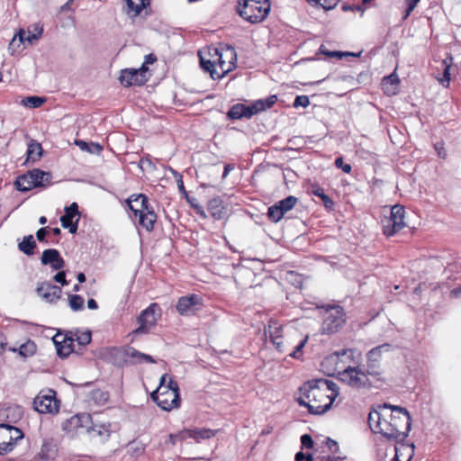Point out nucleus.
Listing matches in <instances>:
<instances>
[{"mask_svg":"<svg viewBox=\"0 0 461 461\" xmlns=\"http://www.w3.org/2000/svg\"><path fill=\"white\" fill-rule=\"evenodd\" d=\"M411 420L408 411L400 406L384 404L369 412L368 424L375 433L392 440L405 439L411 430Z\"/></svg>","mask_w":461,"mask_h":461,"instance_id":"f257e3e1","label":"nucleus"},{"mask_svg":"<svg viewBox=\"0 0 461 461\" xmlns=\"http://www.w3.org/2000/svg\"><path fill=\"white\" fill-rule=\"evenodd\" d=\"M302 396L298 399L301 406L308 408L310 413L323 414L329 411L339 395V386L328 379H315L300 387Z\"/></svg>","mask_w":461,"mask_h":461,"instance_id":"f03ea898","label":"nucleus"},{"mask_svg":"<svg viewBox=\"0 0 461 461\" xmlns=\"http://www.w3.org/2000/svg\"><path fill=\"white\" fill-rule=\"evenodd\" d=\"M353 354V349L334 352L322 360L321 366L324 368H329L333 373H337L338 378L350 387L357 389L369 388L371 386L369 375L361 366L340 365L342 363L341 357L352 358Z\"/></svg>","mask_w":461,"mask_h":461,"instance_id":"7ed1b4c3","label":"nucleus"},{"mask_svg":"<svg viewBox=\"0 0 461 461\" xmlns=\"http://www.w3.org/2000/svg\"><path fill=\"white\" fill-rule=\"evenodd\" d=\"M206 55L208 58L203 52H199L200 64L203 69L210 73L212 79L221 78L236 68L237 53L231 46L221 49L209 47Z\"/></svg>","mask_w":461,"mask_h":461,"instance_id":"20e7f679","label":"nucleus"},{"mask_svg":"<svg viewBox=\"0 0 461 461\" xmlns=\"http://www.w3.org/2000/svg\"><path fill=\"white\" fill-rule=\"evenodd\" d=\"M127 203L134 215L139 216L140 225L147 231H152L157 215L150 206L148 197L143 194H134L127 199Z\"/></svg>","mask_w":461,"mask_h":461,"instance_id":"39448f33","label":"nucleus"},{"mask_svg":"<svg viewBox=\"0 0 461 461\" xmlns=\"http://www.w3.org/2000/svg\"><path fill=\"white\" fill-rule=\"evenodd\" d=\"M269 0H239L236 11L250 23L263 22L270 12Z\"/></svg>","mask_w":461,"mask_h":461,"instance_id":"423d86ee","label":"nucleus"},{"mask_svg":"<svg viewBox=\"0 0 461 461\" xmlns=\"http://www.w3.org/2000/svg\"><path fill=\"white\" fill-rule=\"evenodd\" d=\"M322 319L320 331L321 334L339 332L346 323V313L339 305H322L319 307Z\"/></svg>","mask_w":461,"mask_h":461,"instance_id":"0eeeda50","label":"nucleus"},{"mask_svg":"<svg viewBox=\"0 0 461 461\" xmlns=\"http://www.w3.org/2000/svg\"><path fill=\"white\" fill-rule=\"evenodd\" d=\"M276 101L277 96L273 95L266 99L256 100L249 105L236 104L229 110L227 116L231 120H239L241 118L249 119L253 115L271 108Z\"/></svg>","mask_w":461,"mask_h":461,"instance_id":"6e6552de","label":"nucleus"},{"mask_svg":"<svg viewBox=\"0 0 461 461\" xmlns=\"http://www.w3.org/2000/svg\"><path fill=\"white\" fill-rule=\"evenodd\" d=\"M150 397L164 411H171L180 405L178 384L173 379H169L167 386L158 387Z\"/></svg>","mask_w":461,"mask_h":461,"instance_id":"1a4fd4ad","label":"nucleus"},{"mask_svg":"<svg viewBox=\"0 0 461 461\" xmlns=\"http://www.w3.org/2000/svg\"><path fill=\"white\" fill-rule=\"evenodd\" d=\"M405 209L402 205L392 206L390 216L382 220L383 231L387 237L393 236L405 226Z\"/></svg>","mask_w":461,"mask_h":461,"instance_id":"9d476101","label":"nucleus"},{"mask_svg":"<svg viewBox=\"0 0 461 461\" xmlns=\"http://www.w3.org/2000/svg\"><path fill=\"white\" fill-rule=\"evenodd\" d=\"M392 346L390 344H383L370 349L366 353V372L368 375L373 376L378 380L381 379L383 370L381 367V360L383 352H389Z\"/></svg>","mask_w":461,"mask_h":461,"instance_id":"9b49d317","label":"nucleus"},{"mask_svg":"<svg viewBox=\"0 0 461 461\" xmlns=\"http://www.w3.org/2000/svg\"><path fill=\"white\" fill-rule=\"evenodd\" d=\"M23 438L22 430L12 425L0 424V455H5L14 449L18 439Z\"/></svg>","mask_w":461,"mask_h":461,"instance_id":"f8f14e48","label":"nucleus"},{"mask_svg":"<svg viewBox=\"0 0 461 461\" xmlns=\"http://www.w3.org/2000/svg\"><path fill=\"white\" fill-rule=\"evenodd\" d=\"M34 409L40 413H57L59 410V401L56 398L53 390L41 391L34 398Z\"/></svg>","mask_w":461,"mask_h":461,"instance_id":"ddd939ff","label":"nucleus"},{"mask_svg":"<svg viewBox=\"0 0 461 461\" xmlns=\"http://www.w3.org/2000/svg\"><path fill=\"white\" fill-rule=\"evenodd\" d=\"M160 317V308L158 303H151L147 309L142 311L138 317L140 326L133 330V334L148 333L155 326L158 319Z\"/></svg>","mask_w":461,"mask_h":461,"instance_id":"4468645a","label":"nucleus"},{"mask_svg":"<svg viewBox=\"0 0 461 461\" xmlns=\"http://www.w3.org/2000/svg\"><path fill=\"white\" fill-rule=\"evenodd\" d=\"M202 298L198 294L182 296L176 303V310L181 315L193 314L202 307Z\"/></svg>","mask_w":461,"mask_h":461,"instance_id":"2eb2a0df","label":"nucleus"},{"mask_svg":"<svg viewBox=\"0 0 461 461\" xmlns=\"http://www.w3.org/2000/svg\"><path fill=\"white\" fill-rule=\"evenodd\" d=\"M36 293L42 300L54 303L60 299L62 290L59 286L50 282H42L38 284Z\"/></svg>","mask_w":461,"mask_h":461,"instance_id":"dca6fc26","label":"nucleus"},{"mask_svg":"<svg viewBox=\"0 0 461 461\" xmlns=\"http://www.w3.org/2000/svg\"><path fill=\"white\" fill-rule=\"evenodd\" d=\"M119 80L124 86H142L148 78L141 76L140 72H137L136 68H126L121 71Z\"/></svg>","mask_w":461,"mask_h":461,"instance_id":"f3484780","label":"nucleus"},{"mask_svg":"<svg viewBox=\"0 0 461 461\" xmlns=\"http://www.w3.org/2000/svg\"><path fill=\"white\" fill-rule=\"evenodd\" d=\"M282 325L276 320H270L268 321L266 333L268 334L271 342L275 345L279 352H285V348L282 340Z\"/></svg>","mask_w":461,"mask_h":461,"instance_id":"a211bd4d","label":"nucleus"},{"mask_svg":"<svg viewBox=\"0 0 461 461\" xmlns=\"http://www.w3.org/2000/svg\"><path fill=\"white\" fill-rule=\"evenodd\" d=\"M90 421V415L87 413L77 414L66 420L62 424V429L68 433L77 432L79 429L86 427Z\"/></svg>","mask_w":461,"mask_h":461,"instance_id":"6ab92c4d","label":"nucleus"},{"mask_svg":"<svg viewBox=\"0 0 461 461\" xmlns=\"http://www.w3.org/2000/svg\"><path fill=\"white\" fill-rule=\"evenodd\" d=\"M41 262L42 265H50L54 270H61L65 267V261L59 250L48 249L42 252Z\"/></svg>","mask_w":461,"mask_h":461,"instance_id":"aec40b11","label":"nucleus"},{"mask_svg":"<svg viewBox=\"0 0 461 461\" xmlns=\"http://www.w3.org/2000/svg\"><path fill=\"white\" fill-rule=\"evenodd\" d=\"M43 32V25L41 23L31 24L27 30L21 29L17 35L21 42L28 41L31 45L38 41Z\"/></svg>","mask_w":461,"mask_h":461,"instance_id":"412c9836","label":"nucleus"},{"mask_svg":"<svg viewBox=\"0 0 461 461\" xmlns=\"http://www.w3.org/2000/svg\"><path fill=\"white\" fill-rule=\"evenodd\" d=\"M58 453L57 445L52 438L43 439L40 452L37 457L41 461L53 460Z\"/></svg>","mask_w":461,"mask_h":461,"instance_id":"4be33fe9","label":"nucleus"},{"mask_svg":"<svg viewBox=\"0 0 461 461\" xmlns=\"http://www.w3.org/2000/svg\"><path fill=\"white\" fill-rule=\"evenodd\" d=\"M59 335L53 337V342L56 346L57 353L61 357H67L73 351L74 338L65 336L62 340H59Z\"/></svg>","mask_w":461,"mask_h":461,"instance_id":"5701e85b","label":"nucleus"},{"mask_svg":"<svg viewBox=\"0 0 461 461\" xmlns=\"http://www.w3.org/2000/svg\"><path fill=\"white\" fill-rule=\"evenodd\" d=\"M125 2L126 5L123 10L131 19L140 15L141 12L149 5V0H125Z\"/></svg>","mask_w":461,"mask_h":461,"instance_id":"b1692460","label":"nucleus"},{"mask_svg":"<svg viewBox=\"0 0 461 461\" xmlns=\"http://www.w3.org/2000/svg\"><path fill=\"white\" fill-rule=\"evenodd\" d=\"M30 176H32V180L34 183V188L36 187H45L49 185L51 182V174L50 172H45L43 170L34 168L29 171Z\"/></svg>","mask_w":461,"mask_h":461,"instance_id":"393cba45","label":"nucleus"},{"mask_svg":"<svg viewBox=\"0 0 461 461\" xmlns=\"http://www.w3.org/2000/svg\"><path fill=\"white\" fill-rule=\"evenodd\" d=\"M208 211L214 219H222L225 214V208L221 199L219 197L211 199L208 203Z\"/></svg>","mask_w":461,"mask_h":461,"instance_id":"a878e982","label":"nucleus"},{"mask_svg":"<svg viewBox=\"0 0 461 461\" xmlns=\"http://www.w3.org/2000/svg\"><path fill=\"white\" fill-rule=\"evenodd\" d=\"M184 433L186 434V438H194L197 441L201 439L211 438L215 436L216 431L211 429H185Z\"/></svg>","mask_w":461,"mask_h":461,"instance_id":"bb28decb","label":"nucleus"},{"mask_svg":"<svg viewBox=\"0 0 461 461\" xmlns=\"http://www.w3.org/2000/svg\"><path fill=\"white\" fill-rule=\"evenodd\" d=\"M126 355L132 360L133 364H141L144 362L156 363L150 355L140 352L134 348H129L126 351Z\"/></svg>","mask_w":461,"mask_h":461,"instance_id":"cd10ccee","label":"nucleus"},{"mask_svg":"<svg viewBox=\"0 0 461 461\" xmlns=\"http://www.w3.org/2000/svg\"><path fill=\"white\" fill-rule=\"evenodd\" d=\"M399 84L398 77L393 73L383 79V88L385 94L394 95L396 93V87Z\"/></svg>","mask_w":461,"mask_h":461,"instance_id":"c85d7f7f","label":"nucleus"},{"mask_svg":"<svg viewBox=\"0 0 461 461\" xmlns=\"http://www.w3.org/2000/svg\"><path fill=\"white\" fill-rule=\"evenodd\" d=\"M33 180H32V176H30L29 171L22 176H19L15 181V186L17 190L22 192H26L34 188Z\"/></svg>","mask_w":461,"mask_h":461,"instance_id":"c756f323","label":"nucleus"},{"mask_svg":"<svg viewBox=\"0 0 461 461\" xmlns=\"http://www.w3.org/2000/svg\"><path fill=\"white\" fill-rule=\"evenodd\" d=\"M36 248V242L32 235L25 236L22 242L18 244V249L20 251L24 253L27 256H32L34 253V249Z\"/></svg>","mask_w":461,"mask_h":461,"instance_id":"7c9ffc66","label":"nucleus"},{"mask_svg":"<svg viewBox=\"0 0 461 461\" xmlns=\"http://www.w3.org/2000/svg\"><path fill=\"white\" fill-rule=\"evenodd\" d=\"M42 155V147L39 142L31 140L27 149V160L37 161Z\"/></svg>","mask_w":461,"mask_h":461,"instance_id":"2f4dec72","label":"nucleus"},{"mask_svg":"<svg viewBox=\"0 0 461 461\" xmlns=\"http://www.w3.org/2000/svg\"><path fill=\"white\" fill-rule=\"evenodd\" d=\"M75 144L83 151L89 152L91 154H99L103 150V147L96 142L88 143L85 140H77Z\"/></svg>","mask_w":461,"mask_h":461,"instance_id":"473e14b6","label":"nucleus"},{"mask_svg":"<svg viewBox=\"0 0 461 461\" xmlns=\"http://www.w3.org/2000/svg\"><path fill=\"white\" fill-rule=\"evenodd\" d=\"M453 63V58L448 55L445 59L442 61L443 66V77L441 78H438L439 83L443 86H447L449 85L450 81V69Z\"/></svg>","mask_w":461,"mask_h":461,"instance_id":"72a5a7b5","label":"nucleus"},{"mask_svg":"<svg viewBox=\"0 0 461 461\" xmlns=\"http://www.w3.org/2000/svg\"><path fill=\"white\" fill-rule=\"evenodd\" d=\"M78 206L77 203H71L69 206L65 208V214L60 217V222L62 226H68V221L78 215Z\"/></svg>","mask_w":461,"mask_h":461,"instance_id":"f704fd0d","label":"nucleus"},{"mask_svg":"<svg viewBox=\"0 0 461 461\" xmlns=\"http://www.w3.org/2000/svg\"><path fill=\"white\" fill-rule=\"evenodd\" d=\"M36 349V344L32 340L28 339L19 347L18 353L23 357H28L33 356Z\"/></svg>","mask_w":461,"mask_h":461,"instance_id":"c9c22d12","label":"nucleus"},{"mask_svg":"<svg viewBox=\"0 0 461 461\" xmlns=\"http://www.w3.org/2000/svg\"><path fill=\"white\" fill-rule=\"evenodd\" d=\"M312 193L321 199L327 209H331L333 207V201L324 193V190L319 185H312Z\"/></svg>","mask_w":461,"mask_h":461,"instance_id":"e433bc0d","label":"nucleus"},{"mask_svg":"<svg viewBox=\"0 0 461 461\" xmlns=\"http://www.w3.org/2000/svg\"><path fill=\"white\" fill-rule=\"evenodd\" d=\"M86 431L104 438H108L110 435L109 426L105 424H93V426L86 429Z\"/></svg>","mask_w":461,"mask_h":461,"instance_id":"4c0bfd02","label":"nucleus"},{"mask_svg":"<svg viewBox=\"0 0 461 461\" xmlns=\"http://www.w3.org/2000/svg\"><path fill=\"white\" fill-rule=\"evenodd\" d=\"M91 399L98 405H104L109 400V393L101 389H95L91 393Z\"/></svg>","mask_w":461,"mask_h":461,"instance_id":"58836bf2","label":"nucleus"},{"mask_svg":"<svg viewBox=\"0 0 461 461\" xmlns=\"http://www.w3.org/2000/svg\"><path fill=\"white\" fill-rule=\"evenodd\" d=\"M296 203H297V198L294 195H290V196L279 201L278 203H276V204L280 209H282V212L284 213H286L287 212H289L290 210H292L294 207Z\"/></svg>","mask_w":461,"mask_h":461,"instance_id":"ea45409f","label":"nucleus"},{"mask_svg":"<svg viewBox=\"0 0 461 461\" xmlns=\"http://www.w3.org/2000/svg\"><path fill=\"white\" fill-rule=\"evenodd\" d=\"M284 215L285 213L282 212V209H280L276 203L268 208L267 216L274 222L279 221Z\"/></svg>","mask_w":461,"mask_h":461,"instance_id":"a19ab883","label":"nucleus"},{"mask_svg":"<svg viewBox=\"0 0 461 461\" xmlns=\"http://www.w3.org/2000/svg\"><path fill=\"white\" fill-rule=\"evenodd\" d=\"M68 303H69V307L73 311L77 312V311H80V310L83 309V307H84V299L80 295L70 294L68 296Z\"/></svg>","mask_w":461,"mask_h":461,"instance_id":"79ce46f5","label":"nucleus"},{"mask_svg":"<svg viewBox=\"0 0 461 461\" xmlns=\"http://www.w3.org/2000/svg\"><path fill=\"white\" fill-rule=\"evenodd\" d=\"M45 99L39 96H28L22 101V104L30 108H38L43 104Z\"/></svg>","mask_w":461,"mask_h":461,"instance_id":"37998d69","label":"nucleus"},{"mask_svg":"<svg viewBox=\"0 0 461 461\" xmlns=\"http://www.w3.org/2000/svg\"><path fill=\"white\" fill-rule=\"evenodd\" d=\"M74 336H76V339H74L77 340L80 346H86L91 342L92 336L89 330L82 332L77 331L74 334Z\"/></svg>","mask_w":461,"mask_h":461,"instance_id":"c03bdc74","label":"nucleus"},{"mask_svg":"<svg viewBox=\"0 0 461 461\" xmlns=\"http://www.w3.org/2000/svg\"><path fill=\"white\" fill-rule=\"evenodd\" d=\"M320 51H321V53H322V54H324V55H326V56H328V57H330V58H334V57H336V58H339V59H340L341 57H343V56H346V55H347V56H348H348L350 55V56H355V57H357V56H359V55H360V53H358V54H355V53H351V52H346V53H343V52H339V51H330V50H326V48H325V46H324V45H321V48H320Z\"/></svg>","mask_w":461,"mask_h":461,"instance_id":"a18cd8bd","label":"nucleus"},{"mask_svg":"<svg viewBox=\"0 0 461 461\" xmlns=\"http://www.w3.org/2000/svg\"><path fill=\"white\" fill-rule=\"evenodd\" d=\"M308 336H306L303 339H302L297 346L294 347V349L289 353V356L294 358H300L303 348L307 343Z\"/></svg>","mask_w":461,"mask_h":461,"instance_id":"49530a36","label":"nucleus"},{"mask_svg":"<svg viewBox=\"0 0 461 461\" xmlns=\"http://www.w3.org/2000/svg\"><path fill=\"white\" fill-rule=\"evenodd\" d=\"M310 104V100H309V97L307 95H298L295 97L294 101V108H298V107H307L308 105Z\"/></svg>","mask_w":461,"mask_h":461,"instance_id":"de8ad7c7","label":"nucleus"},{"mask_svg":"<svg viewBox=\"0 0 461 461\" xmlns=\"http://www.w3.org/2000/svg\"><path fill=\"white\" fill-rule=\"evenodd\" d=\"M340 0H320L318 2L319 6H321L325 10H332L334 9Z\"/></svg>","mask_w":461,"mask_h":461,"instance_id":"09e8293b","label":"nucleus"},{"mask_svg":"<svg viewBox=\"0 0 461 461\" xmlns=\"http://www.w3.org/2000/svg\"><path fill=\"white\" fill-rule=\"evenodd\" d=\"M335 166L338 168H341L343 172L348 174L350 173L352 169L349 164H344L343 158L341 157H339L335 159Z\"/></svg>","mask_w":461,"mask_h":461,"instance_id":"8fccbe9b","label":"nucleus"},{"mask_svg":"<svg viewBox=\"0 0 461 461\" xmlns=\"http://www.w3.org/2000/svg\"><path fill=\"white\" fill-rule=\"evenodd\" d=\"M420 0H405V4L407 5V9L405 11V14L403 15V19H406L411 13L414 10L416 5Z\"/></svg>","mask_w":461,"mask_h":461,"instance_id":"3c124183","label":"nucleus"},{"mask_svg":"<svg viewBox=\"0 0 461 461\" xmlns=\"http://www.w3.org/2000/svg\"><path fill=\"white\" fill-rule=\"evenodd\" d=\"M301 443H302L303 447H304L308 449H311L313 447V440L309 434H303L301 437Z\"/></svg>","mask_w":461,"mask_h":461,"instance_id":"603ef678","label":"nucleus"},{"mask_svg":"<svg viewBox=\"0 0 461 461\" xmlns=\"http://www.w3.org/2000/svg\"><path fill=\"white\" fill-rule=\"evenodd\" d=\"M54 281L57 283L61 284V285H68V282L66 280V274L64 271H59L53 277Z\"/></svg>","mask_w":461,"mask_h":461,"instance_id":"864d4df0","label":"nucleus"},{"mask_svg":"<svg viewBox=\"0 0 461 461\" xmlns=\"http://www.w3.org/2000/svg\"><path fill=\"white\" fill-rule=\"evenodd\" d=\"M434 148L439 158H445L447 157V151L444 149L443 143L438 142L434 145Z\"/></svg>","mask_w":461,"mask_h":461,"instance_id":"5fc2aeb1","label":"nucleus"},{"mask_svg":"<svg viewBox=\"0 0 461 461\" xmlns=\"http://www.w3.org/2000/svg\"><path fill=\"white\" fill-rule=\"evenodd\" d=\"M48 233L47 228H41L36 232V238L40 242L45 241V237Z\"/></svg>","mask_w":461,"mask_h":461,"instance_id":"6e6d98bb","label":"nucleus"},{"mask_svg":"<svg viewBox=\"0 0 461 461\" xmlns=\"http://www.w3.org/2000/svg\"><path fill=\"white\" fill-rule=\"evenodd\" d=\"M326 445L327 447H329L330 450L333 451V452H338L339 450V447H338V443L337 441L328 438L327 440H326Z\"/></svg>","mask_w":461,"mask_h":461,"instance_id":"4d7b16f0","label":"nucleus"},{"mask_svg":"<svg viewBox=\"0 0 461 461\" xmlns=\"http://www.w3.org/2000/svg\"><path fill=\"white\" fill-rule=\"evenodd\" d=\"M78 226V219L76 221V222L68 221V226H62L65 229H68L69 232L72 234H75L77 230Z\"/></svg>","mask_w":461,"mask_h":461,"instance_id":"13d9d810","label":"nucleus"},{"mask_svg":"<svg viewBox=\"0 0 461 461\" xmlns=\"http://www.w3.org/2000/svg\"><path fill=\"white\" fill-rule=\"evenodd\" d=\"M186 438V434L184 431H181L177 435H170V440L173 444H176V440H184Z\"/></svg>","mask_w":461,"mask_h":461,"instance_id":"bf43d9fd","label":"nucleus"},{"mask_svg":"<svg viewBox=\"0 0 461 461\" xmlns=\"http://www.w3.org/2000/svg\"><path fill=\"white\" fill-rule=\"evenodd\" d=\"M170 377L167 375H163L160 378V383L158 387L167 386Z\"/></svg>","mask_w":461,"mask_h":461,"instance_id":"052dcab7","label":"nucleus"},{"mask_svg":"<svg viewBox=\"0 0 461 461\" xmlns=\"http://www.w3.org/2000/svg\"><path fill=\"white\" fill-rule=\"evenodd\" d=\"M87 307L90 310H96L98 308V304L95 299H89L87 301Z\"/></svg>","mask_w":461,"mask_h":461,"instance_id":"680f3d73","label":"nucleus"},{"mask_svg":"<svg viewBox=\"0 0 461 461\" xmlns=\"http://www.w3.org/2000/svg\"><path fill=\"white\" fill-rule=\"evenodd\" d=\"M74 0H68L67 3H65L61 8H60V11L61 12H67V11H69L71 10V5L73 4Z\"/></svg>","mask_w":461,"mask_h":461,"instance_id":"e2e57ef3","label":"nucleus"},{"mask_svg":"<svg viewBox=\"0 0 461 461\" xmlns=\"http://www.w3.org/2000/svg\"><path fill=\"white\" fill-rule=\"evenodd\" d=\"M137 72H140L141 76L147 77L148 67L146 63H143L140 68L137 69Z\"/></svg>","mask_w":461,"mask_h":461,"instance_id":"0e129e2a","label":"nucleus"},{"mask_svg":"<svg viewBox=\"0 0 461 461\" xmlns=\"http://www.w3.org/2000/svg\"><path fill=\"white\" fill-rule=\"evenodd\" d=\"M157 58L153 54H149L145 56V62L146 64H152L156 61Z\"/></svg>","mask_w":461,"mask_h":461,"instance_id":"69168bd1","label":"nucleus"},{"mask_svg":"<svg viewBox=\"0 0 461 461\" xmlns=\"http://www.w3.org/2000/svg\"><path fill=\"white\" fill-rule=\"evenodd\" d=\"M177 186H178V189L180 192L185 193V194L186 193L185 190V186H184V183H183L181 176H179V178L177 179Z\"/></svg>","mask_w":461,"mask_h":461,"instance_id":"338daca9","label":"nucleus"},{"mask_svg":"<svg viewBox=\"0 0 461 461\" xmlns=\"http://www.w3.org/2000/svg\"><path fill=\"white\" fill-rule=\"evenodd\" d=\"M231 169H232V167L230 164L225 165L224 171L222 174V178H225Z\"/></svg>","mask_w":461,"mask_h":461,"instance_id":"774afa93","label":"nucleus"}]
</instances>
